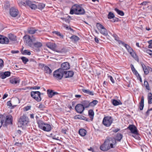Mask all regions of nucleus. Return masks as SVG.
I'll return each mask as SVG.
<instances>
[{
	"label": "nucleus",
	"instance_id": "obj_1",
	"mask_svg": "<svg viewBox=\"0 0 152 152\" xmlns=\"http://www.w3.org/2000/svg\"><path fill=\"white\" fill-rule=\"evenodd\" d=\"M24 42L30 47L32 48L34 51H38V43H32L31 37L28 35H25L23 37Z\"/></svg>",
	"mask_w": 152,
	"mask_h": 152
},
{
	"label": "nucleus",
	"instance_id": "obj_2",
	"mask_svg": "<svg viewBox=\"0 0 152 152\" xmlns=\"http://www.w3.org/2000/svg\"><path fill=\"white\" fill-rule=\"evenodd\" d=\"M84 9L80 5L75 4L73 5L70 9V13L71 14H75L76 15H82L85 13Z\"/></svg>",
	"mask_w": 152,
	"mask_h": 152
},
{
	"label": "nucleus",
	"instance_id": "obj_3",
	"mask_svg": "<svg viewBox=\"0 0 152 152\" xmlns=\"http://www.w3.org/2000/svg\"><path fill=\"white\" fill-rule=\"evenodd\" d=\"M39 128L45 131L48 132H50L52 129L50 124H45L40 120H39Z\"/></svg>",
	"mask_w": 152,
	"mask_h": 152
},
{
	"label": "nucleus",
	"instance_id": "obj_4",
	"mask_svg": "<svg viewBox=\"0 0 152 152\" xmlns=\"http://www.w3.org/2000/svg\"><path fill=\"white\" fill-rule=\"evenodd\" d=\"M98 103V101L96 100H94L90 102L88 100H84L82 102V104L84 108H88L90 107H93L96 105Z\"/></svg>",
	"mask_w": 152,
	"mask_h": 152
},
{
	"label": "nucleus",
	"instance_id": "obj_5",
	"mask_svg": "<svg viewBox=\"0 0 152 152\" xmlns=\"http://www.w3.org/2000/svg\"><path fill=\"white\" fill-rule=\"evenodd\" d=\"M29 120L28 117L24 115L21 116L18 121L20 126H26L29 121Z\"/></svg>",
	"mask_w": 152,
	"mask_h": 152
},
{
	"label": "nucleus",
	"instance_id": "obj_6",
	"mask_svg": "<svg viewBox=\"0 0 152 152\" xmlns=\"http://www.w3.org/2000/svg\"><path fill=\"white\" fill-rule=\"evenodd\" d=\"M105 141V143L109 145L110 148H113V146H115L116 143V140L115 138L109 137H106Z\"/></svg>",
	"mask_w": 152,
	"mask_h": 152
},
{
	"label": "nucleus",
	"instance_id": "obj_7",
	"mask_svg": "<svg viewBox=\"0 0 152 152\" xmlns=\"http://www.w3.org/2000/svg\"><path fill=\"white\" fill-rule=\"evenodd\" d=\"M53 77L57 80H61L64 76V71L61 69H58L53 72Z\"/></svg>",
	"mask_w": 152,
	"mask_h": 152
},
{
	"label": "nucleus",
	"instance_id": "obj_8",
	"mask_svg": "<svg viewBox=\"0 0 152 152\" xmlns=\"http://www.w3.org/2000/svg\"><path fill=\"white\" fill-rule=\"evenodd\" d=\"M96 26L98 30L101 34L104 36H107L108 35L107 30L100 23H97Z\"/></svg>",
	"mask_w": 152,
	"mask_h": 152
},
{
	"label": "nucleus",
	"instance_id": "obj_9",
	"mask_svg": "<svg viewBox=\"0 0 152 152\" xmlns=\"http://www.w3.org/2000/svg\"><path fill=\"white\" fill-rule=\"evenodd\" d=\"M113 119L112 117L107 116L104 117L103 120V124L107 127L110 126L112 123Z\"/></svg>",
	"mask_w": 152,
	"mask_h": 152
},
{
	"label": "nucleus",
	"instance_id": "obj_10",
	"mask_svg": "<svg viewBox=\"0 0 152 152\" xmlns=\"http://www.w3.org/2000/svg\"><path fill=\"white\" fill-rule=\"evenodd\" d=\"M12 117L11 115L6 116L4 124L3 125V126L7 127L9 124L12 125Z\"/></svg>",
	"mask_w": 152,
	"mask_h": 152
},
{
	"label": "nucleus",
	"instance_id": "obj_11",
	"mask_svg": "<svg viewBox=\"0 0 152 152\" xmlns=\"http://www.w3.org/2000/svg\"><path fill=\"white\" fill-rule=\"evenodd\" d=\"M127 129H129L131 131V133L137 135L138 134V132L136 127L134 125H130L127 127Z\"/></svg>",
	"mask_w": 152,
	"mask_h": 152
},
{
	"label": "nucleus",
	"instance_id": "obj_12",
	"mask_svg": "<svg viewBox=\"0 0 152 152\" xmlns=\"http://www.w3.org/2000/svg\"><path fill=\"white\" fill-rule=\"evenodd\" d=\"M10 14L13 17H16L18 14V11L17 9L14 7H12L10 9Z\"/></svg>",
	"mask_w": 152,
	"mask_h": 152
},
{
	"label": "nucleus",
	"instance_id": "obj_13",
	"mask_svg": "<svg viewBox=\"0 0 152 152\" xmlns=\"http://www.w3.org/2000/svg\"><path fill=\"white\" fill-rule=\"evenodd\" d=\"M76 111L80 113H81L84 110V107L82 104H78L75 107Z\"/></svg>",
	"mask_w": 152,
	"mask_h": 152
},
{
	"label": "nucleus",
	"instance_id": "obj_14",
	"mask_svg": "<svg viewBox=\"0 0 152 152\" xmlns=\"http://www.w3.org/2000/svg\"><path fill=\"white\" fill-rule=\"evenodd\" d=\"M9 40L7 37L1 35H0V43L2 44H7Z\"/></svg>",
	"mask_w": 152,
	"mask_h": 152
},
{
	"label": "nucleus",
	"instance_id": "obj_15",
	"mask_svg": "<svg viewBox=\"0 0 152 152\" xmlns=\"http://www.w3.org/2000/svg\"><path fill=\"white\" fill-rule=\"evenodd\" d=\"M61 67V68L59 69H61L62 71L66 70L70 68L69 64L67 62H64L62 64Z\"/></svg>",
	"mask_w": 152,
	"mask_h": 152
},
{
	"label": "nucleus",
	"instance_id": "obj_16",
	"mask_svg": "<svg viewBox=\"0 0 152 152\" xmlns=\"http://www.w3.org/2000/svg\"><path fill=\"white\" fill-rule=\"evenodd\" d=\"M74 74V72L72 71H64V76L65 78L72 77Z\"/></svg>",
	"mask_w": 152,
	"mask_h": 152
},
{
	"label": "nucleus",
	"instance_id": "obj_17",
	"mask_svg": "<svg viewBox=\"0 0 152 152\" xmlns=\"http://www.w3.org/2000/svg\"><path fill=\"white\" fill-rule=\"evenodd\" d=\"M100 149L102 151H106L109 150L110 148L109 145L105 142V141L104 143L100 146Z\"/></svg>",
	"mask_w": 152,
	"mask_h": 152
},
{
	"label": "nucleus",
	"instance_id": "obj_18",
	"mask_svg": "<svg viewBox=\"0 0 152 152\" xmlns=\"http://www.w3.org/2000/svg\"><path fill=\"white\" fill-rule=\"evenodd\" d=\"M10 72H5L4 73L2 72L0 73V77L2 79H4L10 76Z\"/></svg>",
	"mask_w": 152,
	"mask_h": 152
},
{
	"label": "nucleus",
	"instance_id": "obj_19",
	"mask_svg": "<svg viewBox=\"0 0 152 152\" xmlns=\"http://www.w3.org/2000/svg\"><path fill=\"white\" fill-rule=\"evenodd\" d=\"M47 46L50 49L54 51L56 47V45L55 43L51 42H48L46 44Z\"/></svg>",
	"mask_w": 152,
	"mask_h": 152
},
{
	"label": "nucleus",
	"instance_id": "obj_20",
	"mask_svg": "<svg viewBox=\"0 0 152 152\" xmlns=\"http://www.w3.org/2000/svg\"><path fill=\"white\" fill-rule=\"evenodd\" d=\"M26 4L30 7L31 9H35L37 7V6L35 4H33L32 2L30 1H26Z\"/></svg>",
	"mask_w": 152,
	"mask_h": 152
},
{
	"label": "nucleus",
	"instance_id": "obj_21",
	"mask_svg": "<svg viewBox=\"0 0 152 152\" xmlns=\"http://www.w3.org/2000/svg\"><path fill=\"white\" fill-rule=\"evenodd\" d=\"M47 94L49 97L52 98L53 96L55 95L58 94V93L56 92H54L52 90H47Z\"/></svg>",
	"mask_w": 152,
	"mask_h": 152
},
{
	"label": "nucleus",
	"instance_id": "obj_22",
	"mask_svg": "<svg viewBox=\"0 0 152 152\" xmlns=\"http://www.w3.org/2000/svg\"><path fill=\"white\" fill-rule=\"evenodd\" d=\"M31 96L36 100H38V91H31Z\"/></svg>",
	"mask_w": 152,
	"mask_h": 152
},
{
	"label": "nucleus",
	"instance_id": "obj_23",
	"mask_svg": "<svg viewBox=\"0 0 152 152\" xmlns=\"http://www.w3.org/2000/svg\"><path fill=\"white\" fill-rule=\"evenodd\" d=\"M11 83L13 84H19L20 82V79L18 78H14L10 80Z\"/></svg>",
	"mask_w": 152,
	"mask_h": 152
},
{
	"label": "nucleus",
	"instance_id": "obj_24",
	"mask_svg": "<svg viewBox=\"0 0 152 152\" xmlns=\"http://www.w3.org/2000/svg\"><path fill=\"white\" fill-rule=\"evenodd\" d=\"M82 90L83 92L85 94H88L91 96H93L94 95V92L92 91H90L88 89H82Z\"/></svg>",
	"mask_w": 152,
	"mask_h": 152
},
{
	"label": "nucleus",
	"instance_id": "obj_25",
	"mask_svg": "<svg viewBox=\"0 0 152 152\" xmlns=\"http://www.w3.org/2000/svg\"><path fill=\"white\" fill-rule=\"evenodd\" d=\"M144 98L143 96H142L141 100L140 103V110H142L143 109L144 107Z\"/></svg>",
	"mask_w": 152,
	"mask_h": 152
},
{
	"label": "nucleus",
	"instance_id": "obj_26",
	"mask_svg": "<svg viewBox=\"0 0 152 152\" xmlns=\"http://www.w3.org/2000/svg\"><path fill=\"white\" fill-rule=\"evenodd\" d=\"M141 65L144 71V73L145 75H147L149 72L148 68L147 69L146 66L143 64L141 63Z\"/></svg>",
	"mask_w": 152,
	"mask_h": 152
},
{
	"label": "nucleus",
	"instance_id": "obj_27",
	"mask_svg": "<svg viewBox=\"0 0 152 152\" xmlns=\"http://www.w3.org/2000/svg\"><path fill=\"white\" fill-rule=\"evenodd\" d=\"M79 133L80 135L83 137L86 134L87 132L84 129H80L79 131Z\"/></svg>",
	"mask_w": 152,
	"mask_h": 152
},
{
	"label": "nucleus",
	"instance_id": "obj_28",
	"mask_svg": "<svg viewBox=\"0 0 152 152\" xmlns=\"http://www.w3.org/2000/svg\"><path fill=\"white\" fill-rule=\"evenodd\" d=\"M44 70L46 73L50 74L52 72L51 69L48 66H45L44 67Z\"/></svg>",
	"mask_w": 152,
	"mask_h": 152
},
{
	"label": "nucleus",
	"instance_id": "obj_29",
	"mask_svg": "<svg viewBox=\"0 0 152 152\" xmlns=\"http://www.w3.org/2000/svg\"><path fill=\"white\" fill-rule=\"evenodd\" d=\"M112 102L114 106H117L122 104V103L120 100L117 101L115 99L112 100Z\"/></svg>",
	"mask_w": 152,
	"mask_h": 152
},
{
	"label": "nucleus",
	"instance_id": "obj_30",
	"mask_svg": "<svg viewBox=\"0 0 152 152\" xmlns=\"http://www.w3.org/2000/svg\"><path fill=\"white\" fill-rule=\"evenodd\" d=\"M94 115V113L93 110H90L88 111V115L91 120H92L93 119Z\"/></svg>",
	"mask_w": 152,
	"mask_h": 152
},
{
	"label": "nucleus",
	"instance_id": "obj_31",
	"mask_svg": "<svg viewBox=\"0 0 152 152\" xmlns=\"http://www.w3.org/2000/svg\"><path fill=\"white\" fill-rule=\"evenodd\" d=\"M148 104L152 103V94L151 93H149L148 94Z\"/></svg>",
	"mask_w": 152,
	"mask_h": 152
},
{
	"label": "nucleus",
	"instance_id": "obj_32",
	"mask_svg": "<svg viewBox=\"0 0 152 152\" xmlns=\"http://www.w3.org/2000/svg\"><path fill=\"white\" fill-rule=\"evenodd\" d=\"M70 38L72 41L74 42H77L80 39L79 37L75 35L72 36Z\"/></svg>",
	"mask_w": 152,
	"mask_h": 152
},
{
	"label": "nucleus",
	"instance_id": "obj_33",
	"mask_svg": "<svg viewBox=\"0 0 152 152\" xmlns=\"http://www.w3.org/2000/svg\"><path fill=\"white\" fill-rule=\"evenodd\" d=\"M130 54L135 60H137V61H138L137 56L136 54L134 51H133V52H131Z\"/></svg>",
	"mask_w": 152,
	"mask_h": 152
},
{
	"label": "nucleus",
	"instance_id": "obj_34",
	"mask_svg": "<svg viewBox=\"0 0 152 152\" xmlns=\"http://www.w3.org/2000/svg\"><path fill=\"white\" fill-rule=\"evenodd\" d=\"M115 10L118 15L122 16L124 15V13L123 11L120 10L117 8L115 9Z\"/></svg>",
	"mask_w": 152,
	"mask_h": 152
},
{
	"label": "nucleus",
	"instance_id": "obj_35",
	"mask_svg": "<svg viewBox=\"0 0 152 152\" xmlns=\"http://www.w3.org/2000/svg\"><path fill=\"white\" fill-rule=\"evenodd\" d=\"M123 137V135L120 133H117L116 136V139L120 141Z\"/></svg>",
	"mask_w": 152,
	"mask_h": 152
},
{
	"label": "nucleus",
	"instance_id": "obj_36",
	"mask_svg": "<svg viewBox=\"0 0 152 152\" xmlns=\"http://www.w3.org/2000/svg\"><path fill=\"white\" fill-rule=\"evenodd\" d=\"M9 38L10 40L14 41L16 40V36L12 34H9Z\"/></svg>",
	"mask_w": 152,
	"mask_h": 152
},
{
	"label": "nucleus",
	"instance_id": "obj_37",
	"mask_svg": "<svg viewBox=\"0 0 152 152\" xmlns=\"http://www.w3.org/2000/svg\"><path fill=\"white\" fill-rule=\"evenodd\" d=\"M134 74L136 75V76L139 79V80L141 81V78L140 77V75L138 73L137 71L135 69L134 70L132 71Z\"/></svg>",
	"mask_w": 152,
	"mask_h": 152
},
{
	"label": "nucleus",
	"instance_id": "obj_38",
	"mask_svg": "<svg viewBox=\"0 0 152 152\" xmlns=\"http://www.w3.org/2000/svg\"><path fill=\"white\" fill-rule=\"evenodd\" d=\"M45 6V4L42 3H39V9L42 10Z\"/></svg>",
	"mask_w": 152,
	"mask_h": 152
},
{
	"label": "nucleus",
	"instance_id": "obj_39",
	"mask_svg": "<svg viewBox=\"0 0 152 152\" xmlns=\"http://www.w3.org/2000/svg\"><path fill=\"white\" fill-rule=\"evenodd\" d=\"M36 30H34L33 28H30L28 30V32L30 34H33L35 33Z\"/></svg>",
	"mask_w": 152,
	"mask_h": 152
},
{
	"label": "nucleus",
	"instance_id": "obj_40",
	"mask_svg": "<svg viewBox=\"0 0 152 152\" xmlns=\"http://www.w3.org/2000/svg\"><path fill=\"white\" fill-rule=\"evenodd\" d=\"M115 15L114 14L111 12H109L108 15V18L109 19H111L114 17Z\"/></svg>",
	"mask_w": 152,
	"mask_h": 152
},
{
	"label": "nucleus",
	"instance_id": "obj_41",
	"mask_svg": "<svg viewBox=\"0 0 152 152\" xmlns=\"http://www.w3.org/2000/svg\"><path fill=\"white\" fill-rule=\"evenodd\" d=\"M31 38L32 43H38V42L37 41V38L35 37L34 36H31Z\"/></svg>",
	"mask_w": 152,
	"mask_h": 152
},
{
	"label": "nucleus",
	"instance_id": "obj_42",
	"mask_svg": "<svg viewBox=\"0 0 152 152\" xmlns=\"http://www.w3.org/2000/svg\"><path fill=\"white\" fill-rule=\"evenodd\" d=\"M22 53L23 55H30L31 54V52L28 50H25L22 52Z\"/></svg>",
	"mask_w": 152,
	"mask_h": 152
},
{
	"label": "nucleus",
	"instance_id": "obj_43",
	"mask_svg": "<svg viewBox=\"0 0 152 152\" xmlns=\"http://www.w3.org/2000/svg\"><path fill=\"white\" fill-rule=\"evenodd\" d=\"M21 59L22 60L24 64H26V62L28 61V59L25 57H21Z\"/></svg>",
	"mask_w": 152,
	"mask_h": 152
},
{
	"label": "nucleus",
	"instance_id": "obj_44",
	"mask_svg": "<svg viewBox=\"0 0 152 152\" xmlns=\"http://www.w3.org/2000/svg\"><path fill=\"white\" fill-rule=\"evenodd\" d=\"M53 33L55 34L56 35H57V36H59L60 37H61L62 38H63V35H61L60 32L57 31H54L53 32Z\"/></svg>",
	"mask_w": 152,
	"mask_h": 152
},
{
	"label": "nucleus",
	"instance_id": "obj_45",
	"mask_svg": "<svg viewBox=\"0 0 152 152\" xmlns=\"http://www.w3.org/2000/svg\"><path fill=\"white\" fill-rule=\"evenodd\" d=\"M4 66V61L1 59H0V69Z\"/></svg>",
	"mask_w": 152,
	"mask_h": 152
},
{
	"label": "nucleus",
	"instance_id": "obj_46",
	"mask_svg": "<svg viewBox=\"0 0 152 152\" xmlns=\"http://www.w3.org/2000/svg\"><path fill=\"white\" fill-rule=\"evenodd\" d=\"M45 108V106L44 105L40 103L39 106V108H40V110H43V109Z\"/></svg>",
	"mask_w": 152,
	"mask_h": 152
},
{
	"label": "nucleus",
	"instance_id": "obj_47",
	"mask_svg": "<svg viewBox=\"0 0 152 152\" xmlns=\"http://www.w3.org/2000/svg\"><path fill=\"white\" fill-rule=\"evenodd\" d=\"M31 107V106H27L24 108L23 110L24 111H27L30 110Z\"/></svg>",
	"mask_w": 152,
	"mask_h": 152
},
{
	"label": "nucleus",
	"instance_id": "obj_48",
	"mask_svg": "<svg viewBox=\"0 0 152 152\" xmlns=\"http://www.w3.org/2000/svg\"><path fill=\"white\" fill-rule=\"evenodd\" d=\"M108 78L110 79V80L113 83H115L114 80L112 76L109 75H108Z\"/></svg>",
	"mask_w": 152,
	"mask_h": 152
},
{
	"label": "nucleus",
	"instance_id": "obj_49",
	"mask_svg": "<svg viewBox=\"0 0 152 152\" xmlns=\"http://www.w3.org/2000/svg\"><path fill=\"white\" fill-rule=\"evenodd\" d=\"M146 52L150 56H152V51L151 50L148 49L146 50Z\"/></svg>",
	"mask_w": 152,
	"mask_h": 152
},
{
	"label": "nucleus",
	"instance_id": "obj_50",
	"mask_svg": "<svg viewBox=\"0 0 152 152\" xmlns=\"http://www.w3.org/2000/svg\"><path fill=\"white\" fill-rule=\"evenodd\" d=\"M18 4L20 6H22V5H26V3L24 2L20 1L18 3Z\"/></svg>",
	"mask_w": 152,
	"mask_h": 152
},
{
	"label": "nucleus",
	"instance_id": "obj_51",
	"mask_svg": "<svg viewBox=\"0 0 152 152\" xmlns=\"http://www.w3.org/2000/svg\"><path fill=\"white\" fill-rule=\"evenodd\" d=\"M144 84L145 85H146V88L148 90H149V87L148 86V82L147 81H145Z\"/></svg>",
	"mask_w": 152,
	"mask_h": 152
},
{
	"label": "nucleus",
	"instance_id": "obj_52",
	"mask_svg": "<svg viewBox=\"0 0 152 152\" xmlns=\"http://www.w3.org/2000/svg\"><path fill=\"white\" fill-rule=\"evenodd\" d=\"M44 66V64L40 63H39V68L42 69Z\"/></svg>",
	"mask_w": 152,
	"mask_h": 152
},
{
	"label": "nucleus",
	"instance_id": "obj_53",
	"mask_svg": "<svg viewBox=\"0 0 152 152\" xmlns=\"http://www.w3.org/2000/svg\"><path fill=\"white\" fill-rule=\"evenodd\" d=\"M124 47L127 50H128L129 49V48H131L129 45L128 44H126L124 45Z\"/></svg>",
	"mask_w": 152,
	"mask_h": 152
},
{
	"label": "nucleus",
	"instance_id": "obj_54",
	"mask_svg": "<svg viewBox=\"0 0 152 152\" xmlns=\"http://www.w3.org/2000/svg\"><path fill=\"white\" fill-rule=\"evenodd\" d=\"M19 51L17 50H12L11 51V53L13 54H15V53H19Z\"/></svg>",
	"mask_w": 152,
	"mask_h": 152
},
{
	"label": "nucleus",
	"instance_id": "obj_55",
	"mask_svg": "<svg viewBox=\"0 0 152 152\" xmlns=\"http://www.w3.org/2000/svg\"><path fill=\"white\" fill-rule=\"evenodd\" d=\"M38 93H39V98H40L39 99V101H41V96H40V95H41V94L43 95V93H40V92L39 91Z\"/></svg>",
	"mask_w": 152,
	"mask_h": 152
},
{
	"label": "nucleus",
	"instance_id": "obj_56",
	"mask_svg": "<svg viewBox=\"0 0 152 152\" xmlns=\"http://www.w3.org/2000/svg\"><path fill=\"white\" fill-rule=\"evenodd\" d=\"M7 104L8 106H9L10 107H11L12 105L10 101H8L7 103Z\"/></svg>",
	"mask_w": 152,
	"mask_h": 152
},
{
	"label": "nucleus",
	"instance_id": "obj_57",
	"mask_svg": "<svg viewBox=\"0 0 152 152\" xmlns=\"http://www.w3.org/2000/svg\"><path fill=\"white\" fill-rule=\"evenodd\" d=\"M94 40L95 42L97 43H99V40L98 38L97 37H95L94 38Z\"/></svg>",
	"mask_w": 152,
	"mask_h": 152
},
{
	"label": "nucleus",
	"instance_id": "obj_58",
	"mask_svg": "<svg viewBox=\"0 0 152 152\" xmlns=\"http://www.w3.org/2000/svg\"><path fill=\"white\" fill-rule=\"evenodd\" d=\"M63 26L66 30H69V28H70V27L66 25H64Z\"/></svg>",
	"mask_w": 152,
	"mask_h": 152
},
{
	"label": "nucleus",
	"instance_id": "obj_59",
	"mask_svg": "<svg viewBox=\"0 0 152 152\" xmlns=\"http://www.w3.org/2000/svg\"><path fill=\"white\" fill-rule=\"evenodd\" d=\"M127 51L130 53L131 52H133V51L134 50L131 48H130L129 49H129Z\"/></svg>",
	"mask_w": 152,
	"mask_h": 152
},
{
	"label": "nucleus",
	"instance_id": "obj_60",
	"mask_svg": "<svg viewBox=\"0 0 152 152\" xmlns=\"http://www.w3.org/2000/svg\"><path fill=\"white\" fill-rule=\"evenodd\" d=\"M53 139H54L55 140H59V137H56V136H53Z\"/></svg>",
	"mask_w": 152,
	"mask_h": 152
},
{
	"label": "nucleus",
	"instance_id": "obj_61",
	"mask_svg": "<svg viewBox=\"0 0 152 152\" xmlns=\"http://www.w3.org/2000/svg\"><path fill=\"white\" fill-rule=\"evenodd\" d=\"M15 145H16L20 146L21 145V143L18 142H16L15 143Z\"/></svg>",
	"mask_w": 152,
	"mask_h": 152
},
{
	"label": "nucleus",
	"instance_id": "obj_62",
	"mask_svg": "<svg viewBox=\"0 0 152 152\" xmlns=\"http://www.w3.org/2000/svg\"><path fill=\"white\" fill-rule=\"evenodd\" d=\"M5 118V117L4 115L0 114V118H1V119H4Z\"/></svg>",
	"mask_w": 152,
	"mask_h": 152
},
{
	"label": "nucleus",
	"instance_id": "obj_63",
	"mask_svg": "<svg viewBox=\"0 0 152 152\" xmlns=\"http://www.w3.org/2000/svg\"><path fill=\"white\" fill-rule=\"evenodd\" d=\"M8 96V94H4L3 97H2V99H4L6 98Z\"/></svg>",
	"mask_w": 152,
	"mask_h": 152
},
{
	"label": "nucleus",
	"instance_id": "obj_64",
	"mask_svg": "<svg viewBox=\"0 0 152 152\" xmlns=\"http://www.w3.org/2000/svg\"><path fill=\"white\" fill-rule=\"evenodd\" d=\"M131 67L132 71H133V70H134L135 69L133 65L132 64H131Z\"/></svg>",
	"mask_w": 152,
	"mask_h": 152
}]
</instances>
